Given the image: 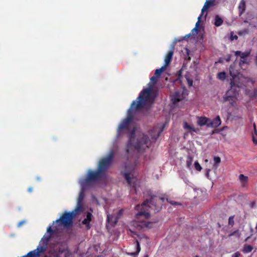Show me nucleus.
Returning a JSON list of instances; mask_svg holds the SVG:
<instances>
[{
	"label": "nucleus",
	"instance_id": "obj_10",
	"mask_svg": "<svg viewBox=\"0 0 257 257\" xmlns=\"http://www.w3.org/2000/svg\"><path fill=\"white\" fill-rule=\"evenodd\" d=\"M122 214V210H119L115 216L114 214L107 215V221L112 226L115 225L117 222V220Z\"/></svg>",
	"mask_w": 257,
	"mask_h": 257
},
{
	"label": "nucleus",
	"instance_id": "obj_32",
	"mask_svg": "<svg viewBox=\"0 0 257 257\" xmlns=\"http://www.w3.org/2000/svg\"><path fill=\"white\" fill-rule=\"evenodd\" d=\"M158 78V77H157V76L156 77L155 76H153L151 78L150 81L152 83L151 86L155 85L157 82Z\"/></svg>",
	"mask_w": 257,
	"mask_h": 257
},
{
	"label": "nucleus",
	"instance_id": "obj_17",
	"mask_svg": "<svg viewBox=\"0 0 257 257\" xmlns=\"http://www.w3.org/2000/svg\"><path fill=\"white\" fill-rule=\"evenodd\" d=\"M92 216V215L90 212H87L86 217L82 221V223L86 225L88 229L90 228L89 222L91 220Z\"/></svg>",
	"mask_w": 257,
	"mask_h": 257
},
{
	"label": "nucleus",
	"instance_id": "obj_29",
	"mask_svg": "<svg viewBox=\"0 0 257 257\" xmlns=\"http://www.w3.org/2000/svg\"><path fill=\"white\" fill-rule=\"evenodd\" d=\"M165 66L162 67V68L160 69H157L155 70V75H156L157 77H159L163 71L164 69Z\"/></svg>",
	"mask_w": 257,
	"mask_h": 257
},
{
	"label": "nucleus",
	"instance_id": "obj_11",
	"mask_svg": "<svg viewBox=\"0 0 257 257\" xmlns=\"http://www.w3.org/2000/svg\"><path fill=\"white\" fill-rule=\"evenodd\" d=\"M236 64L233 63L231 65H230L229 70L230 75L232 77V79L231 80H233L235 82V79L238 76L239 74V70L235 68Z\"/></svg>",
	"mask_w": 257,
	"mask_h": 257
},
{
	"label": "nucleus",
	"instance_id": "obj_5",
	"mask_svg": "<svg viewBox=\"0 0 257 257\" xmlns=\"http://www.w3.org/2000/svg\"><path fill=\"white\" fill-rule=\"evenodd\" d=\"M50 238V235H45L40 241V243L43 244V246H38L37 248L31 251H30L27 255L22 257H39L44 253L46 250V245Z\"/></svg>",
	"mask_w": 257,
	"mask_h": 257
},
{
	"label": "nucleus",
	"instance_id": "obj_56",
	"mask_svg": "<svg viewBox=\"0 0 257 257\" xmlns=\"http://www.w3.org/2000/svg\"><path fill=\"white\" fill-rule=\"evenodd\" d=\"M56 257H59L58 254L56 255Z\"/></svg>",
	"mask_w": 257,
	"mask_h": 257
},
{
	"label": "nucleus",
	"instance_id": "obj_13",
	"mask_svg": "<svg viewBox=\"0 0 257 257\" xmlns=\"http://www.w3.org/2000/svg\"><path fill=\"white\" fill-rule=\"evenodd\" d=\"M235 99H236L234 98L231 96H230L229 95H227V94L225 93L224 95V96H223L222 101L223 102H225L228 101L229 102L231 106H234L235 103Z\"/></svg>",
	"mask_w": 257,
	"mask_h": 257
},
{
	"label": "nucleus",
	"instance_id": "obj_16",
	"mask_svg": "<svg viewBox=\"0 0 257 257\" xmlns=\"http://www.w3.org/2000/svg\"><path fill=\"white\" fill-rule=\"evenodd\" d=\"M134 244L136 249V251L135 252H132L127 253L128 254H130L131 255H132L133 257L136 256L139 254L141 250V247L138 240H135Z\"/></svg>",
	"mask_w": 257,
	"mask_h": 257
},
{
	"label": "nucleus",
	"instance_id": "obj_51",
	"mask_svg": "<svg viewBox=\"0 0 257 257\" xmlns=\"http://www.w3.org/2000/svg\"><path fill=\"white\" fill-rule=\"evenodd\" d=\"M255 63H256V64L257 65V55H256V59H255Z\"/></svg>",
	"mask_w": 257,
	"mask_h": 257
},
{
	"label": "nucleus",
	"instance_id": "obj_44",
	"mask_svg": "<svg viewBox=\"0 0 257 257\" xmlns=\"http://www.w3.org/2000/svg\"><path fill=\"white\" fill-rule=\"evenodd\" d=\"M224 60V58H220L218 62L219 63H222Z\"/></svg>",
	"mask_w": 257,
	"mask_h": 257
},
{
	"label": "nucleus",
	"instance_id": "obj_4",
	"mask_svg": "<svg viewBox=\"0 0 257 257\" xmlns=\"http://www.w3.org/2000/svg\"><path fill=\"white\" fill-rule=\"evenodd\" d=\"M221 122L219 116H217L213 119L203 116L197 117V123L200 126L206 125L207 127L215 128L221 124Z\"/></svg>",
	"mask_w": 257,
	"mask_h": 257
},
{
	"label": "nucleus",
	"instance_id": "obj_50",
	"mask_svg": "<svg viewBox=\"0 0 257 257\" xmlns=\"http://www.w3.org/2000/svg\"><path fill=\"white\" fill-rule=\"evenodd\" d=\"M237 36H235L233 38V39H237Z\"/></svg>",
	"mask_w": 257,
	"mask_h": 257
},
{
	"label": "nucleus",
	"instance_id": "obj_24",
	"mask_svg": "<svg viewBox=\"0 0 257 257\" xmlns=\"http://www.w3.org/2000/svg\"><path fill=\"white\" fill-rule=\"evenodd\" d=\"M240 235H241V233H240L239 230L237 229V230L234 231V232L230 233L228 235V237H230L232 236H234L237 238H239V237H240Z\"/></svg>",
	"mask_w": 257,
	"mask_h": 257
},
{
	"label": "nucleus",
	"instance_id": "obj_39",
	"mask_svg": "<svg viewBox=\"0 0 257 257\" xmlns=\"http://www.w3.org/2000/svg\"><path fill=\"white\" fill-rule=\"evenodd\" d=\"M184 128H192L186 122H184Z\"/></svg>",
	"mask_w": 257,
	"mask_h": 257
},
{
	"label": "nucleus",
	"instance_id": "obj_38",
	"mask_svg": "<svg viewBox=\"0 0 257 257\" xmlns=\"http://www.w3.org/2000/svg\"><path fill=\"white\" fill-rule=\"evenodd\" d=\"M240 255V253L238 251H237L236 252H235L234 253H233L231 257H239Z\"/></svg>",
	"mask_w": 257,
	"mask_h": 257
},
{
	"label": "nucleus",
	"instance_id": "obj_6",
	"mask_svg": "<svg viewBox=\"0 0 257 257\" xmlns=\"http://www.w3.org/2000/svg\"><path fill=\"white\" fill-rule=\"evenodd\" d=\"M242 85L239 83H236L233 80H231L230 82V88L225 93L229 95L236 99L238 95L239 88L241 87Z\"/></svg>",
	"mask_w": 257,
	"mask_h": 257
},
{
	"label": "nucleus",
	"instance_id": "obj_21",
	"mask_svg": "<svg viewBox=\"0 0 257 257\" xmlns=\"http://www.w3.org/2000/svg\"><path fill=\"white\" fill-rule=\"evenodd\" d=\"M239 179L241 182V185L244 186L248 181V177L243 174H240Z\"/></svg>",
	"mask_w": 257,
	"mask_h": 257
},
{
	"label": "nucleus",
	"instance_id": "obj_45",
	"mask_svg": "<svg viewBox=\"0 0 257 257\" xmlns=\"http://www.w3.org/2000/svg\"><path fill=\"white\" fill-rule=\"evenodd\" d=\"M171 204H173V205H176V204H178V203L176 202H173V201H170L169 202Z\"/></svg>",
	"mask_w": 257,
	"mask_h": 257
},
{
	"label": "nucleus",
	"instance_id": "obj_27",
	"mask_svg": "<svg viewBox=\"0 0 257 257\" xmlns=\"http://www.w3.org/2000/svg\"><path fill=\"white\" fill-rule=\"evenodd\" d=\"M226 76V73L225 72H221L218 73L217 77L221 80H224Z\"/></svg>",
	"mask_w": 257,
	"mask_h": 257
},
{
	"label": "nucleus",
	"instance_id": "obj_20",
	"mask_svg": "<svg viewBox=\"0 0 257 257\" xmlns=\"http://www.w3.org/2000/svg\"><path fill=\"white\" fill-rule=\"evenodd\" d=\"M214 2V0H210L209 1L206 0L204 6L203 7L201 10V14H202L204 11H206L208 9H209L211 6L213 5Z\"/></svg>",
	"mask_w": 257,
	"mask_h": 257
},
{
	"label": "nucleus",
	"instance_id": "obj_43",
	"mask_svg": "<svg viewBox=\"0 0 257 257\" xmlns=\"http://www.w3.org/2000/svg\"><path fill=\"white\" fill-rule=\"evenodd\" d=\"M222 130H215V131L212 132V134L214 133H219L220 131H222Z\"/></svg>",
	"mask_w": 257,
	"mask_h": 257
},
{
	"label": "nucleus",
	"instance_id": "obj_52",
	"mask_svg": "<svg viewBox=\"0 0 257 257\" xmlns=\"http://www.w3.org/2000/svg\"><path fill=\"white\" fill-rule=\"evenodd\" d=\"M29 192H31V191H32V189H30H30H29Z\"/></svg>",
	"mask_w": 257,
	"mask_h": 257
},
{
	"label": "nucleus",
	"instance_id": "obj_48",
	"mask_svg": "<svg viewBox=\"0 0 257 257\" xmlns=\"http://www.w3.org/2000/svg\"><path fill=\"white\" fill-rule=\"evenodd\" d=\"M253 128H256V125L254 123L253 124Z\"/></svg>",
	"mask_w": 257,
	"mask_h": 257
},
{
	"label": "nucleus",
	"instance_id": "obj_12",
	"mask_svg": "<svg viewBox=\"0 0 257 257\" xmlns=\"http://www.w3.org/2000/svg\"><path fill=\"white\" fill-rule=\"evenodd\" d=\"M175 49L174 46H172L171 49L168 51L165 59V67L168 66L171 62L173 55L174 53V50Z\"/></svg>",
	"mask_w": 257,
	"mask_h": 257
},
{
	"label": "nucleus",
	"instance_id": "obj_37",
	"mask_svg": "<svg viewBox=\"0 0 257 257\" xmlns=\"http://www.w3.org/2000/svg\"><path fill=\"white\" fill-rule=\"evenodd\" d=\"M202 16V14H201L198 18V21L196 23V25H195V28H196L197 29H198V27H199V23H200V19L201 18Z\"/></svg>",
	"mask_w": 257,
	"mask_h": 257
},
{
	"label": "nucleus",
	"instance_id": "obj_18",
	"mask_svg": "<svg viewBox=\"0 0 257 257\" xmlns=\"http://www.w3.org/2000/svg\"><path fill=\"white\" fill-rule=\"evenodd\" d=\"M182 100V96L180 95L179 92H175V93L172 95L171 98V101L173 104H176L178 102Z\"/></svg>",
	"mask_w": 257,
	"mask_h": 257
},
{
	"label": "nucleus",
	"instance_id": "obj_9",
	"mask_svg": "<svg viewBox=\"0 0 257 257\" xmlns=\"http://www.w3.org/2000/svg\"><path fill=\"white\" fill-rule=\"evenodd\" d=\"M123 175L128 184L134 188L135 192H137V179L134 177L130 172H125L123 173Z\"/></svg>",
	"mask_w": 257,
	"mask_h": 257
},
{
	"label": "nucleus",
	"instance_id": "obj_30",
	"mask_svg": "<svg viewBox=\"0 0 257 257\" xmlns=\"http://www.w3.org/2000/svg\"><path fill=\"white\" fill-rule=\"evenodd\" d=\"M135 130H133V131H132V132L131 133V137H130V142H129V144H128V146H127L128 149H131L132 142V139H133V136L135 134Z\"/></svg>",
	"mask_w": 257,
	"mask_h": 257
},
{
	"label": "nucleus",
	"instance_id": "obj_3",
	"mask_svg": "<svg viewBox=\"0 0 257 257\" xmlns=\"http://www.w3.org/2000/svg\"><path fill=\"white\" fill-rule=\"evenodd\" d=\"M113 157V152L110 151L108 156L101 159L98 165V170L96 171H89L88 174L87 179L82 181L83 185L86 182L91 181H95L100 179L103 175L104 171L111 165Z\"/></svg>",
	"mask_w": 257,
	"mask_h": 257
},
{
	"label": "nucleus",
	"instance_id": "obj_15",
	"mask_svg": "<svg viewBox=\"0 0 257 257\" xmlns=\"http://www.w3.org/2000/svg\"><path fill=\"white\" fill-rule=\"evenodd\" d=\"M81 185L82 186V189L81 191L79 193V197L78 199V202H77V208L78 209H79L81 206V203L83 200L84 198V185H83V182H81Z\"/></svg>",
	"mask_w": 257,
	"mask_h": 257
},
{
	"label": "nucleus",
	"instance_id": "obj_22",
	"mask_svg": "<svg viewBox=\"0 0 257 257\" xmlns=\"http://www.w3.org/2000/svg\"><path fill=\"white\" fill-rule=\"evenodd\" d=\"M223 20L218 15H216L215 17L214 25L216 27H219L223 24Z\"/></svg>",
	"mask_w": 257,
	"mask_h": 257
},
{
	"label": "nucleus",
	"instance_id": "obj_57",
	"mask_svg": "<svg viewBox=\"0 0 257 257\" xmlns=\"http://www.w3.org/2000/svg\"><path fill=\"white\" fill-rule=\"evenodd\" d=\"M195 257H198V255H196Z\"/></svg>",
	"mask_w": 257,
	"mask_h": 257
},
{
	"label": "nucleus",
	"instance_id": "obj_7",
	"mask_svg": "<svg viewBox=\"0 0 257 257\" xmlns=\"http://www.w3.org/2000/svg\"><path fill=\"white\" fill-rule=\"evenodd\" d=\"M57 223L61 224V226L67 227L71 225L72 223V216L69 213H64L59 220L56 221Z\"/></svg>",
	"mask_w": 257,
	"mask_h": 257
},
{
	"label": "nucleus",
	"instance_id": "obj_41",
	"mask_svg": "<svg viewBox=\"0 0 257 257\" xmlns=\"http://www.w3.org/2000/svg\"><path fill=\"white\" fill-rule=\"evenodd\" d=\"M188 81V84L189 86H191L193 84V81L192 80L187 79Z\"/></svg>",
	"mask_w": 257,
	"mask_h": 257
},
{
	"label": "nucleus",
	"instance_id": "obj_54",
	"mask_svg": "<svg viewBox=\"0 0 257 257\" xmlns=\"http://www.w3.org/2000/svg\"><path fill=\"white\" fill-rule=\"evenodd\" d=\"M188 59L190 60V57H188Z\"/></svg>",
	"mask_w": 257,
	"mask_h": 257
},
{
	"label": "nucleus",
	"instance_id": "obj_31",
	"mask_svg": "<svg viewBox=\"0 0 257 257\" xmlns=\"http://www.w3.org/2000/svg\"><path fill=\"white\" fill-rule=\"evenodd\" d=\"M244 81L247 83L250 82V83H251L252 85H253V84L255 82V81L253 80L252 79H251V78H248V77H244Z\"/></svg>",
	"mask_w": 257,
	"mask_h": 257
},
{
	"label": "nucleus",
	"instance_id": "obj_26",
	"mask_svg": "<svg viewBox=\"0 0 257 257\" xmlns=\"http://www.w3.org/2000/svg\"><path fill=\"white\" fill-rule=\"evenodd\" d=\"M245 4L243 1H242L238 6L239 10L240 13H242L245 11Z\"/></svg>",
	"mask_w": 257,
	"mask_h": 257
},
{
	"label": "nucleus",
	"instance_id": "obj_40",
	"mask_svg": "<svg viewBox=\"0 0 257 257\" xmlns=\"http://www.w3.org/2000/svg\"><path fill=\"white\" fill-rule=\"evenodd\" d=\"M47 231L48 233H51L52 232V230L51 228V226H49L47 228Z\"/></svg>",
	"mask_w": 257,
	"mask_h": 257
},
{
	"label": "nucleus",
	"instance_id": "obj_14",
	"mask_svg": "<svg viewBox=\"0 0 257 257\" xmlns=\"http://www.w3.org/2000/svg\"><path fill=\"white\" fill-rule=\"evenodd\" d=\"M250 52L249 51H245L244 52H242L240 51H236L234 52V55L236 57H239L240 59H244L248 58L249 55H250Z\"/></svg>",
	"mask_w": 257,
	"mask_h": 257
},
{
	"label": "nucleus",
	"instance_id": "obj_55",
	"mask_svg": "<svg viewBox=\"0 0 257 257\" xmlns=\"http://www.w3.org/2000/svg\"><path fill=\"white\" fill-rule=\"evenodd\" d=\"M133 128L135 129L137 128L136 127H134Z\"/></svg>",
	"mask_w": 257,
	"mask_h": 257
},
{
	"label": "nucleus",
	"instance_id": "obj_25",
	"mask_svg": "<svg viewBox=\"0 0 257 257\" xmlns=\"http://www.w3.org/2000/svg\"><path fill=\"white\" fill-rule=\"evenodd\" d=\"M253 248L250 245H246L244 246L242 251L244 253H248L252 251Z\"/></svg>",
	"mask_w": 257,
	"mask_h": 257
},
{
	"label": "nucleus",
	"instance_id": "obj_28",
	"mask_svg": "<svg viewBox=\"0 0 257 257\" xmlns=\"http://www.w3.org/2000/svg\"><path fill=\"white\" fill-rule=\"evenodd\" d=\"M252 140L255 145H257V130H254L252 134Z\"/></svg>",
	"mask_w": 257,
	"mask_h": 257
},
{
	"label": "nucleus",
	"instance_id": "obj_53",
	"mask_svg": "<svg viewBox=\"0 0 257 257\" xmlns=\"http://www.w3.org/2000/svg\"><path fill=\"white\" fill-rule=\"evenodd\" d=\"M161 128L164 129V126L162 127Z\"/></svg>",
	"mask_w": 257,
	"mask_h": 257
},
{
	"label": "nucleus",
	"instance_id": "obj_33",
	"mask_svg": "<svg viewBox=\"0 0 257 257\" xmlns=\"http://www.w3.org/2000/svg\"><path fill=\"white\" fill-rule=\"evenodd\" d=\"M194 167L195 169L198 171H200L202 170L201 166L197 161L195 162Z\"/></svg>",
	"mask_w": 257,
	"mask_h": 257
},
{
	"label": "nucleus",
	"instance_id": "obj_2",
	"mask_svg": "<svg viewBox=\"0 0 257 257\" xmlns=\"http://www.w3.org/2000/svg\"><path fill=\"white\" fill-rule=\"evenodd\" d=\"M163 201V198L151 196L150 199H147L141 205H137L135 209L138 210V212L136 215L135 222L138 223L137 225L141 228L152 227L153 223L147 221L151 216L149 208L158 211L161 208Z\"/></svg>",
	"mask_w": 257,
	"mask_h": 257
},
{
	"label": "nucleus",
	"instance_id": "obj_36",
	"mask_svg": "<svg viewBox=\"0 0 257 257\" xmlns=\"http://www.w3.org/2000/svg\"><path fill=\"white\" fill-rule=\"evenodd\" d=\"M232 57V55L228 54L226 56V57L224 58V60H225L226 62H229L231 60Z\"/></svg>",
	"mask_w": 257,
	"mask_h": 257
},
{
	"label": "nucleus",
	"instance_id": "obj_1",
	"mask_svg": "<svg viewBox=\"0 0 257 257\" xmlns=\"http://www.w3.org/2000/svg\"><path fill=\"white\" fill-rule=\"evenodd\" d=\"M151 93V87L141 91L137 99L132 102L126 117L121 121L117 128H129L142 109L152 102Z\"/></svg>",
	"mask_w": 257,
	"mask_h": 257
},
{
	"label": "nucleus",
	"instance_id": "obj_42",
	"mask_svg": "<svg viewBox=\"0 0 257 257\" xmlns=\"http://www.w3.org/2000/svg\"><path fill=\"white\" fill-rule=\"evenodd\" d=\"M191 36V34H187L186 35H185L184 37H183V39L184 40H186L188 38H189Z\"/></svg>",
	"mask_w": 257,
	"mask_h": 257
},
{
	"label": "nucleus",
	"instance_id": "obj_23",
	"mask_svg": "<svg viewBox=\"0 0 257 257\" xmlns=\"http://www.w3.org/2000/svg\"><path fill=\"white\" fill-rule=\"evenodd\" d=\"M193 161V158L191 156H188L186 159V166L188 169H191Z\"/></svg>",
	"mask_w": 257,
	"mask_h": 257
},
{
	"label": "nucleus",
	"instance_id": "obj_49",
	"mask_svg": "<svg viewBox=\"0 0 257 257\" xmlns=\"http://www.w3.org/2000/svg\"><path fill=\"white\" fill-rule=\"evenodd\" d=\"M221 128H223V129L227 128V126H223V127H222Z\"/></svg>",
	"mask_w": 257,
	"mask_h": 257
},
{
	"label": "nucleus",
	"instance_id": "obj_34",
	"mask_svg": "<svg viewBox=\"0 0 257 257\" xmlns=\"http://www.w3.org/2000/svg\"><path fill=\"white\" fill-rule=\"evenodd\" d=\"M228 224L233 225L234 224V217L233 216H230L228 219Z\"/></svg>",
	"mask_w": 257,
	"mask_h": 257
},
{
	"label": "nucleus",
	"instance_id": "obj_8",
	"mask_svg": "<svg viewBox=\"0 0 257 257\" xmlns=\"http://www.w3.org/2000/svg\"><path fill=\"white\" fill-rule=\"evenodd\" d=\"M149 139L148 137L144 136L142 141H140L134 145V148L139 152L142 151L149 147Z\"/></svg>",
	"mask_w": 257,
	"mask_h": 257
},
{
	"label": "nucleus",
	"instance_id": "obj_19",
	"mask_svg": "<svg viewBox=\"0 0 257 257\" xmlns=\"http://www.w3.org/2000/svg\"><path fill=\"white\" fill-rule=\"evenodd\" d=\"M248 65L249 60L248 58L240 59L239 62V65L242 69L245 70L246 69H247Z\"/></svg>",
	"mask_w": 257,
	"mask_h": 257
},
{
	"label": "nucleus",
	"instance_id": "obj_46",
	"mask_svg": "<svg viewBox=\"0 0 257 257\" xmlns=\"http://www.w3.org/2000/svg\"><path fill=\"white\" fill-rule=\"evenodd\" d=\"M194 31L196 32H197V29L196 28H195V27L194 29H192V33H193ZM197 33H196V34Z\"/></svg>",
	"mask_w": 257,
	"mask_h": 257
},
{
	"label": "nucleus",
	"instance_id": "obj_35",
	"mask_svg": "<svg viewBox=\"0 0 257 257\" xmlns=\"http://www.w3.org/2000/svg\"><path fill=\"white\" fill-rule=\"evenodd\" d=\"M214 163L215 164H219L220 163V161H221L220 157H215L214 158Z\"/></svg>",
	"mask_w": 257,
	"mask_h": 257
},
{
	"label": "nucleus",
	"instance_id": "obj_47",
	"mask_svg": "<svg viewBox=\"0 0 257 257\" xmlns=\"http://www.w3.org/2000/svg\"><path fill=\"white\" fill-rule=\"evenodd\" d=\"M191 131H192L193 132H195V133H197V131L198 130H195V129H193V130H191Z\"/></svg>",
	"mask_w": 257,
	"mask_h": 257
}]
</instances>
